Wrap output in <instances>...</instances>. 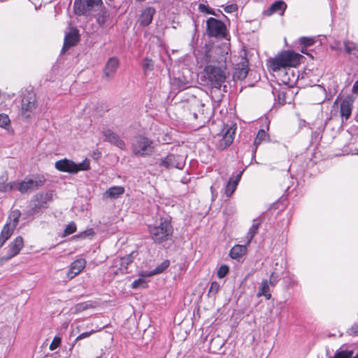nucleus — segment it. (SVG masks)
Wrapping results in <instances>:
<instances>
[{"label": "nucleus", "mask_w": 358, "mask_h": 358, "mask_svg": "<svg viewBox=\"0 0 358 358\" xmlns=\"http://www.w3.org/2000/svg\"><path fill=\"white\" fill-rule=\"evenodd\" d=\"M94 332H96L94 330H92L90 331H87V332H84L81 334H80L77 338H76V341H79V340H82V339H84L85 338H87V337H90L92 334H94Z\"/></svg>", "instance_id": "45"}, {"label": "nucleus", "mask_w": 358, "mask_h": 358, "mask_svg": "<svg viewBox=\"0 0 358 358\" xmlns=\"http://www.w3.org/2000/svg\"><path fill=\"white\" fill-rule=\"evenodd\" d=\"M236 129V124L224 126L221 133L215 136L217 146L219 149L224 150L233 143Z\"/></svg>", "instance_id": "6"}, {"label": "nucleus", "mask_w": 358, "mask_h": 358, "mask_svg": "<svg viewBox=\"0 0 358 358\" xmlns=\"http://www.w3.org/2000/svg\"><path fill=\"white\" fill-rule=\"evenodd\" d=\"M35 108V98L31 96L22 100V109L23 111L31 110Z\"/></svg>", "instance_id": "32"}, {"label": "nucleus", "mask_w": 358, "mask_h": 358, "mask_svg": "<svg viewBox=\"0 0 358 358\" xmlns=\"http://www.w3.org/2000/svg\"><path fill=\"white\" fill-rule=\"evenodd\" d=\"M23 247V238L21 236H17L10 244L8 253L7 255L1 258V262H6L17 255Z\"/></svg>", "instance_id": "12"}, {"label": "nucleus", "mask_w": 358, "mask_h": 358, "mask_svg": "<svg viewBox=\"0 0 358 358\" xmlns=\"http://www.w3.org/2000/svg\"><path fill=\"white\" fill-rule=\"evenodd\" d=\"M194 105L199 108L198 112L193 111L194 117L196 120H199L203 123L208 121L210 113L206 111L204 104L199 100H195Z\"/></svg>", "instance_id": "19"}, {"label": "nucleus", "mask_w": 358, "mask_h": 358, "mask_svg": "<svg viewBox=\"0 0 358 358\" xmlns=\"http://www.w3.org/2000/svg\"><path fill=\"white\" fill-rule=\"evenodd\" d=\"M94 307V303L92 301H85L83 303H79L75 305V306L72 308V312L74 314H77L89 308H92Z\"/></svg>", "instance_id": "30"}, {"label": "nucleus", "mask_w": 358, "mask_h": 358, "mask_svg": "<svg viewBox=\"0 0 358 358\" xmlns=\"http://www.w3.org/2000/svg\"><path fill=\"white\" fill-rule=\"evenodd\" d=\"M345 50L347 52L351 53L354 50L357 48V45L352 41H345L344 42Z\"/></svg>", "instance_id": "39"}, {"label": "nucleus", "mask_w": 358, "mask_h": 358, "mask_svg": "<svg viewBox=\"0 0 358 358\" xmlns=\"http://www.w3.org/2000/svg\"><path fill=\"white\" fill-rule=\"evenodd\" d=\"M153 142L143 136L134 137L131 142V150L134 155L140 157L151 155L154 152Z\"/></svg>", "instance_id": "4"}, {"label": "nucleus", "mask_w": 358, "mask_h": 358, "mask_svg": "<svg viewBox=\"0 0 358 358\" xmlns=\"http://www.w3.org/2000/svg\"><path fill=\"white\" fill-rule=\"evenodd\" d=\"M303 56L293 51H283L271 59L269 67L273 71H278L282 69L296 68L300 64Z\"/></svg>", "instance_id": "1"}, {"label": "nucleus", "mask_w": 358, "mask_h": 358, "mask_svg": "<svg viewBox=\"0 0 358 358\" xmlns=\"http://www.w3.org/2000/svg\"><path fill=\"white\" fill-rule=\"evenodd\" d=\"M153 67V62L148 58H145L143 62V68L144 71H150Z\"/></svg>", "instance_id": "42"}, {"label": "nucleus", "mask_w": 358, "mask_h": 358, "mask_svg": "<svg viewBox=\"0 0 358 358\" xmlns=\"http://www.w3.org/2000/svg\"><path fill=\"white\" fill-rule=\"evenodd\" d=\"M237 10V6L235 4L228 5L224 8V11L228 13H231Z\"/></svg>", "instance_id": "46"}, {"label": "nucleus", "mask_w": 358, "mask_h": 358, "mask_svg": "<svg viewBox=\"0 0 358 358\" xmlns=\"http://www.w3.org/2000/svg\"><path fill=\"white\" fill-rule=\"evenodd\" d=\"M143 283H144V281L143 279L139 278L136 280H134L131 284V287L133 289H136L139 287Z\"/></svg>", "instance_id": "47"}, {"label": "nucleus", "mask_w": 358, "mask_h": 358, "mask_svg": "<svg viewBox=\"0 0 358 358\" xmlns=\"http://www.w3.org/2000/svg\"><path fill=\"white\" fill-rule=\"evenodd\" d=\"M161 165L166 169L176 168L181 169L182 167V158L174 155H169L162 159Z\"/></svg>", "instance_id": "15"}, {"label": "nucleus", "mask_w": 358, "mask_h": 358, "mask_svg": "<svg viewBox=\"0 0 358 358\" xmlns=\"http://www.w3.org/2000/svg\"><path fill=\"white\" fill-rule=\"evenodd\" d=\"M110 17V13L106 8L100 10L96 16V22L99 26L103 27L108 22Z\"/></svg>", "instance_id": "25"}, {"label": "nucleus", "mask_w": 358, "mask_h": 358, "mask_svg": "<svg viewBox=\"0 0 358 358\" xmlns=\"http://www.w3.org/2000/svg\"><path fill=\"white\" fill-rule=\"evenodd\" d=\"M169 266V262L168 260H165L160 264V265L157 266L154 270L149 273H145L143 275V276H152L154 275L159 274L162 273L165 269H166Z\"/></svg>", "instance_id": "31"}, {"label": "nucleus", "mask_w": 358, "mask_h": 358, "mask_svg": "<svg viewBox=\"0 0 358 358\" xmlns=\"http://www.w3.org/2000/svg\"><path fill=\"white\" fill-rule=\"evenodd\" d=\"M261 224V222L257 220H253V223L250 228L249 229V231L247 234V242L246 245H249L252 240L253 237L257 234L258 232L259 226Z\"/></svg>", "instance_id": "26"}, {"label": "nucleus", "mask_w": 358, "mask_h": 358, "mask_svg": "<svg viewBox=\"0 0 358 358\" xmlns=\"http://www.w3.org/2000/svg\"><path fill=\"white\" fill-rule=\"evenodd\" d=\"M96 358H100V357H96Z\"/></svg>", "instance_id": "58"}, {"label": "nucleus", "mask_w": 358, "mask_h": 358, "mask_svg": "<svg viewBox=\"0 0 358 358\" xmlns=\"http://www.w3.org/2000/svg\"><path fill=\"white\" fill-rule=\"evenodd\" d=\"M241 176H242V172H240L234 179H230L231 180V182L237 187L240 180H241Z\"/></svg>", "instance_id": "48"}, {"label": "nucleus", "mask_w": 358, "mask_h": 358, "mask_svg": "<svg viewBox=\"0 0 358 358\" xmlns=\"http://www.w3.org/2000/svg\"><path fill=\"white\" fill-rule=\"evenodd\" d=\"M17 187L16 182H12L9 183H2L0 185V192H7L13 189H15Z\"/></svg>", "instance_id": "34"}, {"label": "nucleus", "mask_w": 358, "mask_h": 358, "mask_svg": "<svg viewBox=\"0 0 358 358\" xmlns=\"http://www.w3.org/2000/svg\"><path fill=\"white\" fill-rule=\"evenodd\" d=\"M210 190H211V192L213 194V196H214V188H213V186L210 187Z\"/></svg>", "instance_id": "54"}, {"label": "nucleus", "mask_w": 358, "mask_h": 358, "mask_svg": "<svg viewBox=\"0 0 358 358\" xmlns=\"http://www.w3.org/2000/svg\"><path fill=\"white\" fill-rule=\"evenodd\" d=\"M86 261L84 259H78L71 263L70 268L67 273L69 278L72 279L79 274L85 267Z\"/></svg>", "instance_id": "17"}, {"label": "nucleus", "mask_w": 358, "mask_h": 358, "mask_svg": "<svg viewBox=\"0 0 358 358\" xmlns=\"http://www.w3.org/2000/svg\"><path fill=\"white\" fill-rule=\"evenodd\" d=\"M354 99L351 96L345 97L341 103L340 113L341 115L347 120L351 115L353 109Z\"/></svg>", "instance_id": "13"}, {"label": "nucleus", "mask_w": 358, "mask_h": 358, "mask_svg": "<svg viewBox=\"0 0 358 358\" xmlns=\"http://www.w3.org/2000/svg\"><path fill=\"white\" fill-rule=\"evenodd\" d=\"M124 193V188L122 186H113L104 194L103 196L107 199H116Z\"/></svg>", "instance_id": "22"}, {"label": "nucleus", "mask_w": 358, "mask_h": 358, "mask_svg": "<svg viewBox=\"0 0 358 358\" xmlns=\"http://www.w3.org/2000/svg\"><path fill=\"white\" fill-rule=\"evenodd\" d=\"M248 245H234L229 252V255L232 259H239L243 257L247 251Z\"/></svg>", "instance_id": "23"}, {"label": "nucleus", "mask_w": 358, "mask_h": 358, "mask_svg": "<svg viewBox=\"0 0 358 358\" xmlns=\"http://www.w3.org/2000/svg\"><path fill=\"white\" fill-rule=\"evenodd\" d=\"M264 296L265 298L268 300L271 297V294L270 293L269 284L267 280H264L260 285L259 292L257 293V296Z\"/></svg>", "instance_id": "29"}, {"label": "nucleus", "mask_w": 358, "mask_h": 358, "mask_svg": "<svg viewBox=\"0 0 358 358\" xmlns=\"http://www.w3.org/2000/svg\"><path fill=\"white\" fill-rule=\"evenodd\" d=\"M78 41L79 34L78 29L71 28L70 31L65 36L62 51H65L66 49L76 45Z\"/></svg>", "instance_id": "16"}, {"label": "nucleus", "mask_w": 358, "mask_h": 358, "mask_svg": "<svg viewBox=\"0 0 358 358\" xmlns=\"http://www.w3.org/2000/svg\"><path fill=\"white\" fill-rule=\"evenodd\" d=\"M104 141L110 144L124 150L125 148V143L120 137L110 129H105L102 131Z\"/></svg>", "instance_id": "11"}, {"label": "nucleus", "mask_w": 358, "mask_h": 358, "mask_svg": "<svg viewBox=\"0 0 358 358\" xmlns=\"http://www.w3.org/2000/svg\"><path fill=\"white\" fill-rule=\"evenodd\" d=\"M156 10L153 7H146L141 13L139 17L138 22L142 26L149 25L153 19V16L155 14Z\"/></svg>", "instance_id": "18"}, {"label": "nucleus", "mask_w": 358, "mask_h": 358, "mask_svg": "<svg viewBox=\"0 0 358 358\" xmlns=\"http://www.w3.org/2000/svg\"><path fill=\"white\" fill-rule=\"evenodd\" d=\"M290 284H291L292 285H298V282H297V281H296V280H291V282H290Z\"/></svg>", "instance_id": "53"}, {"label": "nucleus", "mask_w": 358, "mask_h": 358, "mask_svg": "<svg viewBox=\"0 0 358 358\" xmlns=\"http://www.w3.org/2000/svg\"><path fill=\"white\" fill-rule=\"evenodd\" d=\"M349 331L352 334H358V324H354Z\"/></svg>", "instance_id": "50"}, {"label": "nucleus", "mask_w": 358, "mask_h": 358, "mask_svg": "<svg viewBox=\"0 0 358 358\" xmlns=\"http://www.w3.org/2000/svg\"><path fill=\"white\" fill-rule=\"evenodd\" d=\"M3 0H0V1H3Z\"/></svg>", "instance_id": "57"}, {"label": "nucleus", "mask_w": 358, "mask_h": 358, "mask_svg": "<svg viewBox=\"0 0 358 358\" xmlns=\"http://www.w3.org/2000/svg\"><path fill=\"white\" fill-rule=\"evenodd\" d=\"M101 0H75L73 9L76 15L87 16L96 7L101 6Z\"/></svg>", "instance_id": "7"}, {"label": "nucleus", "mask_w": 358, "mask_h": 358, "mask_svg": "<svg viewBox=\"0 0 358 358\" xmlns=\"http://www.w3.org/2000/svg\"><path fill=\"white\" fill-rule=\"evenodd\" d=\"M352 92L355 94H358V80L355 83L352 87Z\"/></svg>", "instance_id": "52"}, {"label": "nucleus", "mask_w": 358, "mask_h": 358, "mask_svg": "<svg viewBox=\"0 0 358 358\" xmlns=\"http://www.w3.org/2000/svg\"><path fill=\"white\" fill-rule=\"evenodd\" d=\"M229 273V267L226 265H222L217 273V275L219 278H223Z\"/></svg>", "instance_id": "37"}, {"label": "nucleus", "mask_w": 358, "mask_h": 358, "mask_svg": "<svg viewBox=\"0 0 358 358\" xmlns=\"http://www.w3.org/2000/svg\"><path fill=\"white\" fill-rule=\"evenodd\" d=\"M354 358H358V354Z\"/></svg>", "instance_id": "56"}, {"label": "nucleus", "mask_w": 358, "mask_h": 358, "mask_svg": "<svg viewBox=\"0 0 358 358\" xmlns=\"http://www.w3.org/2000/svg\"><path fill=\"white\" fill-rule=\"evenodd\" d=\"M119 67V61L116 57H110L103 69V76L110 80L113 78Z\"/></svg>", "instance_id": "14"}, {"label": "nucleus", "mask_w": 358, "mask_h": 358, "mask_svg": "<svg viewBox=\"0 0 358 358\" xmlns=\"http://www.w3.org/2000/svg\"><path fill=\"white\" fill-rule=\"evenodd\" d=\"M149 233L150 238L156 243L167 241L173 234L171 222L167 219H160L159 222L149 227Z\"/></svg>", "instance_id": "3"}, {"label": "nucleus", "mask_w": 358, "mask_h": 358, "mask_svg": "<svg viewBox=\"0 0 358 358\" xmlns=\"http://www.w3.org/2000/svg\"><path fill=\"white\" fill-rule=\"evenodd\" d=\"M236 186H235L232 182L231 180H229V181L227 182L225 187V191L224 193L227 196H230L233 194V193L235 192L236 189Z\"/></svg>", "instance_id": "35"}, {"label": "nucleus", "mask_w": 358, "mask_h": 358, "mask_svg": "<svg viewBox=\"0 0 358 358\" xmlns=\"http://www.w3.org/2000/svg\"><path fill=\"white\" fill-rule=\"evenodd\" d=\"M224 30V24L213 17L207 20V31L210 36H218L223 34Z\"/></svg>", "instance_id": "10"}, {"label": "nucleus", "mask_w": 358, "mask_h": 358, "mask_svg": "<svg viewBox=\"0 0 358 358\" xmlns=\"http://www.w3.org/2000/svg\"><path fill=\"white\" fill-rule=\"evenodd\" d=\"M248 62L244 60L241 64L238 65L234 73V77L238 80H243L248 73Z\"/></svg>", "instance_id": "21"}, {"label": "nucleus", "mask_w": 358, "mask_h": 358, "mask_svg": "<svg viewBox=\"0 0 358 358\" xmlns=\"http://www.w3.org/2000/svg\"><path fill=\"white\" fill-rule=\"evenodd\" d=\"M61 343V338L59 337H55L52 342L50 345V350H54L59 347Z\"/></svg>", "instance_id": "43"}, {"label": "nucleus", "mask_w": 358, "mask_h": 358, "mask_svg": "<svg viewBox=\"0 0 358 358\" xmlns=\"http://www.w3.org/2000/svg\"><path fill=\"white\" fill-rule=\"evenodd\" d=\"M199 8L201 11L210 13V12L208 10L207 7L204 4H199Z\"/></svg>", "instance_id": "51"}, {"label": "nucleus", "mask_w": 358, "mask_h": 358, "mask_svg": "<svg viewBox=\"0 0 358 358\" xmlns=\"http://www.w3.org/2000/svg\"><path fill=\"white\" fill-rule=\"evenodd\" d=\"M15 229L8 224H6L0 234V248H1L5 242L11 236Z\"/></svg>", "instance_id": "24"}, {"label": "nucleus", "mask_w": 358, "mask_h": 358, "mask_svg": "<svg viewBox=\"0 0 358 358\" xmlns=\"http://www.w3.org/2000/svg\"><path fill=\"white\" fill-rule=\"evenodd\" d=\"M55 168L62 172L77 173L80 171H87L90 168V161L85 159L82 162L76 164L68 159H63L55 162Z\"/></svg>", "instance_id": "5"}, {"label": "nucleus", "mask_w": 358, "mask_h": 358, "mask_svg": "<svg viewBox=\"0 0 358 358\" xmlns=\"http://www.w3.org/2000/svg\"><path fill=\"white\" fill-rule=\"evenodd\" d=\"M220 289V285L217 282H213L210 285L208 294H212L213 295H215Z\"/></svg>", "instance_id": "41"}, {"label": "nucleus", "mask_w": 358, "mask_h": 358, "mask_svg": "<svg viewBox=\"0 0 358 358\" xmlns=\"http://www.w3.org/2000/svg\"><path fill=\"white\" fill-rule=\"evenodd\" d=\"M43 185L42 180H34L32 178H25L24 180L17 182L16 189L22 194L27 193L36 189Z\"/></svg>", "instance_id": "9"}, {"label": "nucleus", "mask_w": 358, "mask_h": 358, "mask_svg": "<svg viewBox=\"0 0 358 358\" xmlns=\"http://www.w3.org/2000/svg\"><path fill=\"white\" fill-rule=\"evenodd\" d=\"M299 41L301 44L304 45L305 46H310L315 42L314 39L310 37H301L299 38Z\"/></svg>", "instance_id": "40"}, {"label": "nucleus", "mask_w": 358, "mask_h": 358, "mask_svg": "<svg viewBox=\"0 0 358 358\" xmlns=\"http://www.w3.org/2000/svg\"><path fill=\"white\" fill-rule=\"evenodd\" d=\"M52 199V193L42 192L36 194L31 201L30 206L33 213H37L46 207L48 201Z\"/></svg>", "instance_id": "8"}, {"label": "nucleus", "mask_w": 358, "mask_h": 358, "mask_svg": "<svg viewBox=\"0 0 358 358\" xmlns=\"http://www.w3.org/2000/svg\"><path fill=\"white\" fill-rule=\"evenodd\" d=\"M301 52L302 53H306V52L303 50H302Z\"/></svg>", "instance_id": "55"}, {"label": "nucleus", "mask_w": 358, "mask_h": 358, "mask_svg": "<svg viewBox=\"0 0 358 358\" xmlns=\"http://www.w3.org/2000/svg\"><path fill=\"white\" fill-rule=\"evenodd\" d=\"M133 254L134 252H132L128 256L115 259V263L120 265V271L122 273H124L127 271V266L133 261Z\"/></svg>", "instance_id": "27"}, {"label": "nucleus", "mask_w": 358, "mask_h": 358, "mask_svg": "<svg viewBox=\"0 0 358 358\" xmlns=\"http://www.w3.org/2000/svg\"><path fill=\"white\" fill-rule=\"evenodd\" d=\"M241 176H242V172H240L234 179H230L231 180V182L237 187L240 180H241Z\"/></svg>", "instance_id": "49"}, {"label": "nucleus", "mask_w": 358, "mask_h": 358, "mask_svg": "<svg viewBox=\"0 0 358 358\" xmlns=\"http://www.w3.org/2000/svg\"><path fill=\"white\" fill-rule=\"evenodd\" d=\"M287 5L284 1H277L272 3L268 9L265 10L263 14L266 16H270L275 13L279 12L280 15H282Z\"/></svg>", "instance_id": "20"}, {"label": "nucleus", "mask_w": 358, "mask_h": 358, "mask_svg": "<svg viewBox=\"0 0 358 358\" xmlns=\"http://www.w3.org/2000/svg\"><path fill=\"white\" fill-rule=\"evenodd\" d=\"M268 135L266 133V131L264 129H260L257 133L254 143L255 145H258L261 144L263 141H266Z\"/></svg>", "instance_id": "33"}, {"label": "nucleus", "mask_w": 358, "mask_h": 358, "mask_svg": "<svg viewBox=\"0 0 358 358\" xmlns=\"http://www.w3.org/2000/svg\"><path fill=\"white\" fill-rule=\"evenodd\" d=\"M278 281V276L275 274V273H272L270 276V280L268 284L271 286L274 287Z\"/></svg>", "instance_id": "44"}, {"label": "nucleus", "mask_w": 358, "mask_h": 358, "mask_svg": "<svg viewBox=\"0 0 358 358\" xmlns=\"http://www.w3.org/2000/svg\"><path fill=\"white\" fill-rule=\"evenodd\" d=\"M21 213L19 210H14L9 214L6 224L15 229L19 222Z\"/></svg>", "instance_id": "28"}, {"label": "nucleus", "mask_w": 358, "mask_h": 358, "mask_svg": "<svg viewBox=\"0 0 358 358\" xmlns=\"http://www.w3.org/2000/svg\"><path fill=\"white\" fill-rule=\"evenodd\" d=\"M9 117L6 114H0V127L6 128L10 124Z\"/></svg>", "instance_id": "38"}, {"label": "nucleus", "mask_w": 358, "mask_h": 358, "mask_svg": "<svg viewBox=\"0 0 358 358\" xmlns=\"http://www.w3.org/2000/svg\"><path fill=\"white\" fill-rule=\"evenodd\" d=\"M76 231V225L73 222H70L64 231V236H66L72 234Z\"/></svg>", "instance_id": "36"}, {"label": "nucleus", "mask_w": 358, "mask_h": 358, "mask_svg": "<svg viewBox=\"0 0 358 358\" xmlns=\"http://www.w3.org/2000/svg\"><path fill=\"white\" fill-rule=\"evenodd\" d=\"M226 73L222 66L215 64H207L203 71L201 79L212 87L220 89L226 80Z\"/></svg>", "instance_id": "2"}]
</instances>
